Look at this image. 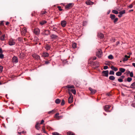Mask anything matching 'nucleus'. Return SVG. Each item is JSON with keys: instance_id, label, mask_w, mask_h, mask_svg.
<instances>
[{"instance_id": "nucleus-27", "label": "nucleus", "mask_w": 135, "mask_h": 135, "mask_svg": "<svg viewBox=\"0 0 135 135\" xmlns=\"http://www.w3.org/2000/svg\"><path fill=\"white\" fill-rule=\"evenodd\" d=\"M61 100L59 99H56L55 101V102L57 104H59L60 103Z\"/></svg>"}, {"instance_id": "nucleus-15", "label": "nucleus", "mask_w": 135, "mask_h": 135, "mask_svg": "<svg viewBox=\"0 0 135 135\" xmlns=\"http://www.w3.org/2000/svg\"><path fill=\"white\" fill-rule=\"evenodd\" d=\"M110 68L113 70L115 71H117L118 70V69L117 68L114 67L113 66H112L110 67Z\"/></svg>"}, {"instance_id": "nucleus-39", "label": "nucleus", "mask_w": 135, "mask_h": 135, "mask_svg": "<svg viewBox=\"0 0 135 135\" xmlns=\"http://www.w3.org/2000/svg\"><path fill=\"white\" fill-rule=\"evenodd\" d=\"M65 101L64 99H62L61 103V105H63L65 104Z\"/></svg>"}, {"instance_id": "nucleus-6", "label": "nucleus", "mask_w": 135, "mask_h": 135, "mask_svg": "<svg viewBox=\"0 0 135 135\" xmlns=\"http://www.w3.org/2000/svg\"><path fill=\"white\" fill-rule=\"evenodd\" d=\"M110 107V106L108 105H106L104 107V109L106 112H109L110 111L109 110V109Z\"/></svg>"}, {"instance_id": "nucleus-29", "label": "nucleus", "mask_w": 135, "mask_h": 135, "mask_svg": "<svg viewBox=\"0 0 135 135\" xmlns=\"http://www.w3.org/2000/svg\"><path fill=\"white\" fill-rule=\"evenodd\" d=\"M71 91L74 95H75V94H76V91L75 90V89H71Z\"/></svg>"}, {"instance_id": "nucleus-33", "label": "nucleus", "mask_w": 135, "mask_h": 135, "mask_svg": "<svg viewBox=\"0 0 135 135\" xmlns=\"http://www.w3.org/2000/svg\"><path fill=\"white\" fill-rule=\"evenodd\" d=\"M125 12V10H123L122 11H121L119 12V13L120 14L122 15Z\"/></svg>"}, {"instance_id": "nucleus-40", "label": "nucleus", "mask_w": 135, "mask_h": 135, "mask_svg": "<svg viewBox=\"0 0 135 135\" xmlns=\"http://www.w3.org/2000/svg\"><path fill=\"white\" fill-rule=\"evenodd\" d=\"M68 135H74V134L71 132H68Z\"/></svg>"}, {"instance_id": "nucleus-45", "label": "nucleus", "mask_w": 135, "mask_h": 135, "mask_svg": "<svg viewBox=\"0 0 135 135\" xmlns=\"http://www.w3.org/2000/svg\"><path fill=\"white\" fill-rule=\"evenodd\" d=\"M91 59L92 60H95L97 58L96 57L94 56V57H91Z\"/></svg>"}, {"instance_id": "nucleus-28", "label": "nucleus", "mask_w": 135, "mask_h": 135, "mask_svg": "<svg viewBox=\"0 0 135 135\" xmlns=\"http://www.w3.org/2000/svg\"><path fill=\"white\" fill-rule=\"evenodd\" d=\"M5 37V35H4L0 37V39L2 41L4 40Z\"/></svg>"}, {"instance_id": "nucleus-5", "label": "nucleus", "mask_w": 135, "mask_h": 135, "mask_svg": "<svg viewBox=\"0 0 135 135\" xmlns=\"http://www.w3.org/2000/svg\"><path fill=\"white\" fill-rule=\"evenodd\" d=\"M18 60L17 57L14 56L12 58V62L17 63L18 62Z\"/></svg>"}, {"instance_id": "nucleus-51", "label": "nucleus", "mask_w": 135, "mask_h": 135, "mask_svg": "<svg viewBox=\"0 0 135 135\" xmlns=\"http://www.w3.org/2000/svg\"><path fill=\"white\" fill-rule=\"evenodd\" d=\"M54 111V110H52L51 111H50L48 112V113L49 114H50L52 113V112Z\"/></svg>"}, {"instance_id": "nucleus-37", "label": "nucleus", "mask_w": 135, "mask_h": 135, "mask_svg": "<svg viewBox=\"0 0 135 135\" xmlns=\"http://www.w3.org/2000/svg\"><path fill=\"white\" fill-rule=\"evenodd\" d=\"M114 72L112 71V70H111L109 72V74L110 75H114Z\"/></svg>"}, {"instance_id": "nucleus-7", "label": "nucleus", "mask_w": 135, "mask_h": 135, "mask_svg": "<svg viewBox=\"0 0 135 135\" xmlns=\"http://www.w3.org/2000/svg\"><path fill=\"white\" fill-rule=\"evenodd\" d=\"M102 73L104 74L103 76L108 77L109 73V71L108 70L103 71L102 72Z\"/></svg>"}, {"instance_id": "nucleus-9", "label": "nucleus", "mask_w": 135, "mask_h": 135, "mask_svg": "<svg viewBox=\"0 0 135 135\" xmlns=\"http://www.w3.org/2000/svg\"><path fill=\"white\" fill-rule=\"evenodd\" d=\"M66 22L65 20L61 21V26L63 27H64L66 26Z\"/></svg>"}, {"instance_id": "nucleus-17", "label": "nucleus", "mask_w": 135, "mask_h": 135, "mask_svg": "<svg viewBox=\"0 0 135 135\" xmlns=\"http://www.w3.org/2000/svg\"><path fill=\"white\" fill-rule=\"evenodd\" d=\"M39 123L38 122H37L36 123V124L35 125V127L36 129L37 130H39V129L40 128V127H39Z\"/></svg>"}, {"instance_id": "nucleus-32", "label": "nucleus", "mask_w": 135, "mask_h": 135, "mask_svg": "<svg viewBox=\"0 0 135 135\" xmlns=\"http://www.w3.org/2000/svg\"><path fill=\"white\" fill-rule=\"evenodd\" d=\"M108 58L110 59H113V56L112 55H109L108 57Z\"/></svg>"}, {"instance_id": "nucleus-64", "label": "nucleus", "mask_w": 135, "mask_h": 135, "mask_svg": "<svg viewBox=\"0 0 135 135\" xmlns=\"http://www.w3.org/2000/svg\"><path fill=\"white\" fill-rule=\"evenodd\" d=\"M128 55H129V56H130V55L132 54V53L131 52H129L128 53Z\"/></svg>"}, {"instance_id": "nucleus-55", "label": "nucleus", "mask_w": 135, "mask_h": 135, "mask_svg": "<svg viewBox=\"0 0 135 135\" xmlns=\"http://www.w3.org/2000/svg\"><path fill=\"white\" fill-rule=\"evenodd\" d=\"M17 40L19 41H21L22 40V39L20 37H18Z\"/></svg>"}, {"instance_id": "nucleus-38", "label": "nucleus", "mask_w": 135, "mask_h": 135, "mask_svg": "<svg viewBox=\"0 0 135 135\" xmlns=\"http://www.w3.org/2000/svg\"><path fill=\"white\" fill-rule=\"evenodd\" d=\"M53 135H60V134L57 132H54L52 133Z\"/></svg>"}, {"instance_id": "nucleus-8", "label": "nucleus", "mask_w": 135, "mask_h": 135, "mask_svg": "<svg viewBox=\"0 0 135 135\" xmlns=\"http://www.w3.org/2000/svg\"><path fill=\"white\" fill-rule=\"evenodd\" d=\"M32 56L33 57L37 60L40 59V57L39 55L36 54H34L32 55Z\"/></svg>"}, {"instance_id": "nucleus-22", "label": "nucleus", "mask_w": 135, "mask_h": 135, "mask_svg": "<svg viewBox=\"0 0 135 135\" xmlns=\"http://www.w3.org/2000/svg\"><path fill=\"white\" fill-rule=\"evenodd\" d=\"M97 36L100 38H102L104 37V34H98Z\"/></svg>"}, {"instance_id": "nucleus-61", "label": "nucleus", "mask_w": 135, "mask_h": 135, "mask_svg": "<svg viewBox=\"0 0 135 135\" xmlns=\"http://www.w3.org/2000/svg\"><path fill=\"white\" fill-rule=\"evenodd\" d=\"M132 65L135 68V63H133L132 64Z\"/></svg>"}, {"instance_id": "nucleus-63", "label": "nucleus", "mask_w": 135, "mask_h": 135, "mask_svg": "<svg viewBox=\"0 0 135 135\" xmlns=\"http://www.w3.org/2000/svg\"><path fill=\"white\" fill-rule=\"evenodd\" d=\"M22 132H18V133L20 135V134H22Z\"/></svg>"}, {"instance_id": "nucleus-14", "label": "nucleus", "mask_w": 135, "mask_h": 135, "mask_svg": "<svg viewBox=\"0 0 135 135\" xmlns=\"http://www.w3.org/2000/svg\"><path fill=\"white\" fill-rule=\"evenodd\" d=\"M129 88L133 89H135V82L131 84Z\"/></svg>"}, {"instance_id": "nucleus-60", "label": "nucleus", "mask_w": 135, "mask_h": 135, "mask_svg": "<svg viewBox=\"0 0 135 135\" xmlns=\"http://www.w3.org/2000/svg\"><path fill=\"white\" fill-rule=\"evenodd\" d=\"M42 130H43V132L45 133H46V132L45 131V130L44 129H42Z\"/></svg>"}, {"instance_id": "nucleus-20", "label": "nucleus", "mask_w": 135, "mask_h": 135, "mask_svg": "<svg viewBox=\"0 0 135 135\" xmlns=\"http://www.w3.org/2000/svg\"><path fill=\"white\" fill-rule=\"evenodd\" d=\"M51 37V38L53 39H55L57 37V36L55 34H52Z\"/></svg>"}, {"instance_id": "nucleus-13", "label": "nucleus", "mask_w": 135, "mask_h": 135, "mask_svg": "<svg viewBox=\"0 0 135 135\" xmlns=\"http://www.w3.org/2000/svg\"><path fill=\"white\" fill-rule=\"evenodd\" d=\"M86 4L88 5H91L94 4V2H91L90 1H87L86 2Z\"/></svg>"}, {"instance_id": "nucleus-54", "label": "nucleus", "mask_w": 135, "mask_h": 135, "mask_svg": "<svg viewBox=\"0 0 135 135\" xmlns=\"http://www.w3.org/2000/svg\"><path fill=\"white\" fill-rule=\"evenodd\" d=\"M47 13V12H46V11H43L42 13V14H45L46 13Z\"/></svg>"}, {"instance_id": "nucleus-26", "label": "nucleus", "mask_w": 135, "mask_h": 135, "mask_svg": "<svg viewBox=\"0 0 135 135\" xmlns=\"http://www.w3.org/2000/svg\"><path fill=\"white\" fill-rule=\"evenodd\" d=\"M116 75L117 76H120L122 75V73L120 71H118L116 73Z\"/></svg>"}, {"instance_id": "nucleus-50", "label": "nucleus", "mask_w": 135, "mask_h": 135, "mask_svg": "<svg viewBox=\"0 0 135 135\" xmlns=\"http://www.w3.org/2000/svg\"><path fill=\"white\" fill-rule=\"evenodd\" d=\"M133 7V4H131L129 6V7L130 8H131Z\"/></svg>"}, {"instance_id": "nucleus-16", "label": "nucleus", "mask_w": 135, "mask_h": 135, "mask_svg": "<svg viewBox=\"0 0 135 135\" xmlns=\"http://www.w3.org/2000/svg\"><path fill=\"white\" fill-rule=\"evenodd\" d=\"M47 23V21L45 20H42L40 22V23L41 25H43Z\"/></svg>"}, {"instance_id": "nucleus-41", "label": "nucleus", "mask_w": 135, "mask_h": 135, "mask_svg": "<svg viewBox=\"0 0 135 135\" xmlns=\"http://www.w3.org/2000/svg\"><path fill=\"white\" fill-rule=\"evenodd\" d=\"M4 23H3V21H1L0 22V26H3Z\"/></svg>"}, {"instance_id": "nucleus-11", "label": "nucleus", "mask_w": 135, "mask_h": 135, "mask_svg": "<svg viewBox=\"0 0 135 135\" xmlns=\"http://www.w3.org/2000/svg\"><path fill=\"white\" fill-rule=\"evenodd\" d=\"M33 31L35 34H38L39 33L40 31L38 28H35L34 29Z\"/></svg>"}, {"instance_id": "nucleus-43", "label": "nucleus", "mask_w": 135, "mask_h": 135, "mask_svg": "<svg viewBox=\"0 0 135 135\" xmlns=\"http://www.w3.org/2000/svg\"><path fill=\"white\" fill-rule=\"evenodd\" d=\"M4 55L2 54H0V58L1 59H2L4 57Z\"/></svg>"}, {"instance_id": "nucleus-35", "label": "nucleus", "mask_w": 135, "mask_h": 135, "mask_svg": "<svg viewBox=\"0 0 135 135\" xmlns=\"http://www.w3.org/2000/svg\"><path fill=\"white\" fill-rule=\"evenodd\" d=\"M94 64L96 65L97 67H98L99 66V63L97 62H94Z\"/></svg>"}, {"instance_id": "nucleus-1", "label": "nucleus", "mask_w": 135, "mask_h": 135, "mask_svg": "<svg viewBox=\"0 0 135 135\" xmlns=\"http://www.w3.org/2000/svg\"><path fill=\"white\" fill-rule=\"evenodd\" d=\"M70 97L68 98V103H72L73 101V97L72 94L70 92H69Z\"/></svg>"}, {"instance_id": "nucleus-62", "label": "nucleus", "mask_w": 135, "mask_h": 135, "mask_svg": "<svg viewBox=\"0 0 135 135\" xmlns=\"http://www.w3.org/2000/svg\"><path fill=\"white\" fill-rule=\"evenodd\" d=\"M9 24V22H7L6 23V25H8Z\"/></svg>"}, {"instance_id": "nucleus-36", "label": "nucleus", "mask_w": 135, "mask_h": 135, "mask_svg": "<svg viewBox=\"0 0 135 135\" xmlns=\"http://www.w3.org/2000/svg\"><path fill=\"white\" fill-rule=\"evenodd\" d=\"M129 72L130 73L129 75L130 77H133V74L132 72H130V71H129Z\"/></svg>"}, {"instance_id": "nucleus-56", "label": "nucleus", "mask_w": 135, "mask_h": 135, "mask_svg": "<svg viewBox=\"0 0 135 135\" xmlns=\"http://www.w3.org/2000/svg\"><path fill=\"white\" fill-rule=\"evenodd\" d=\"M128 59H127V58H126L125 57L123 59V61H127V60Z\"/></svg>"}, {"instance_id": "nucleus-57", "label": "nucleus", "mask_w": 135, "mask_h": 135, "mask_svg": "<svg viewBox=\"0 0 135 135\" xmlns=\"http://www.w3.org/2000/svg\"><path fill=\"white\" fill-rule=\"evenodd\" d=\"M3 52L2 50V49L1 48H0V54H2Z\"/></svg>"}, {"instance_id": "nucleus-48", "label": "nucleus", "mask_w": 135, "mask_h": 135, "mask_svg": "<svg viewBox=\"0 0 135 135\" xmlns=\"http://www.w3.org/2000/svg\"><path fill=\"white\" fill-rule=\"evenodd\" d=\"M23 30H24V31H23V33H24V34H25V33H26L27 32V30L25 28H24Z\"/></svg>"}, {"instance_id": "nucleus-44", "label": "nucleus", "mask_w": 135, "mask_h": 135, "mask_svg": "<svg viewBox=\"0 0 135 135\" xmlns=\"http://www.w3.org/2000/svg\"><path fill=\"white\" fill-rule=\"evenodd\" d=\"M3 67L2 66H0V73H1L3 71Z\"/></svg>"}, {"instance_id": "nucleus-23", "label": "nucleus", "mask_w": 135, "mask_h": 135, "mask_svg": "<svg viewBox=\"0 0 135 135\" xmlns=\"http://www.w3.org/2000/svg\"><path fill=\"white\" fill-rule=\"evenodd\" d=\"M109 78L111 80H113L115 79V78L114 76L112 75L109 77Z\"/></svg>"}, {"instance_id": "nucleus-58", "label": "nucleus", "mask_w": 135, "mask_h": 135, "mask_svg": "<svg viewBox=\"0 0 135 135\" xmlns=\"http://www.w3.org/2000/svg\"><path fill=\"white\" fill-rule=\"evenodd\" d=\"M124 75H122V76H121V78H122L121 79H123V78H124Z\"/></svg>"}, {"instance_id": "nucleus-12", "label": "nucleus", "mask_w": 135, "mask_h": 135, "mask_svg": "<svg viewBox=\"0 0 135 135\" xmlns=\"http://www.w3.org/2000/svg\"><path fill=\"white\" fill-rule=\"evenodd\" d=\"M49 54L48 53L44 52L42 54V56L44 57H47L49 56Z\"/></svg>"}, {"instance_id": "nucleus-42", "label": "nucleus", "mask_w": 135, "mask_h": 135, "mask_svg": "<svg viewBox=\"0 0 135 135\" xmlns=\"http://www.w3.org/2000/svg\"><path fill=\"white\" fill-rule=\"evenodd\" d=\"M118 81L120 82H123V79L121 78H119L118 79Z\"/></svg>"}, {"instance_id": "nucleus-52", "label": "nucleus", "mask_w": 135, "mask_h": 135, "mask_svg": "<svg viewBox=\"0 0 135 135\" xmlns=\"http://www.w3.org/2000/svg\"><path fill=\"white\" fill-rule=\"evenodd\" d=\"M49 63L50 62H49V61H45V64H49Z\"/></svg>"}, {"instance_id": "nucleus-19", "label": "nucleus", "mask_w": 135, "mask_h": 135, "mask_svg": "<svg viewBox=\"0 0 135 135\" xmlns=\"http://www.w3.org/2000/svg\"><path fill=\"white\" fill-rule=\"evenodd\" d=\"M119 70L122 73L126 71V69L123 68H120L119 69Z\"/></svg>"}, {"instance_id": "nucleus-18", "label": "nucleus", "mask_w": 135, "mask_h": 135, "mask_svg": "<svg viewBox=\"0 0 135 135\" xmlns=\"http://www.w3.org/2000/svg\"><path fill=\"white\" fill-rule=\"evenodd\" d=\"M51 48L50 46L48 44H46L45 45V49L47 50H48L50 49Z\"/></svg>"}, {"instance_id": "nucleus-3", "label": "nucleus", "mask_w": 135, "mask_h": 135, "mask_svg": "<svg viewBox=\"0 0 135 135\" xmlns=\"http://www.w3.org/2000/svg\"><path fill=\"white\" fill-rule=\"evenodd\" d=\"M73 4L72 3H69L66 5L65 8L66 9L68 10L71 9L73 6Z\"/></svg>"}, {"instance_id": "nucleus-21", "label": "nucleus", "mask_w": 135, "mask_h": 135, "mask_svg": "<svg viewBox=\"0 0 135 135\" xmlns=\"http://www.w3.org/2000/svg\"><path fill=\"white\" fill-rule=\"evenodd\" d=\"M66 87L69 88H74V87L73 85H67L66 86Z\"/></svg>"}, {"instance_id": "nucleus-31", "label": "nucleus", "mask_w": 135, "mask_h": 135, "mask_svg": "<svg viewBox=\"0 0 135 135\" xmlns=\"http://www.w3.org/2000/svg\"><path fill=\"white\" fill-rule=\"evenodd\" d=\"M132 80V79L130 77H128L127 79V81L128 82H130Z\"/></svg>"}, {"instance_id": "nucleus-4", "label": "nucleus", "mask_w": 135, "mask_h": 135, "mask_svg": "<svg viewBox=\"0 0 135 135\" xmlns=\"http://www.w3.org/2000/svg\"><path fill=\"white\" fill-rule=\"evenodd\" d=\"M8 43L9 45L11 46L14 45L15 44V40L12 38H11L9 39Z\"/></svg>"}, {"instance_id": "nucleus-59", "label": "nucleus", "mask_w": 135, "mask_h": 135, "mask_svg": "<svg viewBox=\"0 0 135 135\" xmlns=\"http://www.w3.org/2000/svg\"><path fill=\"white\" fill-rule=\"evenodd\" d=\"M122 16V15L120 14L119 15H118V16L119 18H120Z\"/></svg>"}, {"instance_id": "nucleus-53", "label": "nucleus", "mask_w": 135, "mask_h": 135, "mask_svg": "<svg viewBox=\"0 0 135 135\" xmlns=\"http://www.w3.org/2000/svg\"><path fill=\"white\" fill-rule=\"evenodd\" d=\"M44 122V120H42L40 124H42Z\"/></svg>"}, {"instance_id": "nucleus-49", "label": "nucleus", "mask_w": 135, "mask_h": 135, "mask_svg": "<svg viewBox=\"0 0 135 135\" xmlns=\"http://www.w3.org/2000/svg\"><path fill=\"white\" fill-rule=\"evenodd\" d=\"M108 66H105L104 67L103 69L104 70H106L108 69Z\"/></svg>"}, {"instance_id": "nucleus-46", "label": "nucleus", "mask_w": 135, "mask_h": 135, "mask_svg": "<svg viewBox=\"0 0 135 135\" xmlns=\"http://www.w3.org/2000/svg\"><path fill=\"white\" fill-rule=\"evenodd\" d=\"M57 8H58L59 10L60 11H61L62 10V9L61 8V7L60 6L57 7Z\"/></svg>"}, {"instance_id": "nucleus-10", "label": "nucleus", "mask_w": 135, "mask_h": 135, "mask_svg": "<svg viewBox=\"0 0 135 135\" xmlns=\"http://www.w3.org/2000/svg\"><path fill=\"white\" fill-rule=\"evenodd\" d=\"M89 89L90 91L91 94H95L97 91L95 89H93L91 88H89Z\"/></svg>"}, {"instance_id": "nucleus-34", "label": "nucleus", "mask_w": 135, "mask_h": 135, "mask_svg": "<svg viewBox=\"0 0 135 135\" xmlns=\"http://www.w3.org/2000/svg\"><path fill=\"white\" fill-rule=\"evenodd\" d=\"M72 47L74 48H75L76 47V44L75 43H74L72 44Z\"/></svg>"}, {"instance_id": "nucleus-47", "label": "nucleus", "mask_w": 135, "mask_h": 135, "mask_svg": "<svg viewBox=\"0 0 135 135\" xmlns=\"http://www.w3.org/2000/svg\"><path fill=\"white\" fill-rule=\"evenodd\" d=\"M118 20V18H116L114 20V23H115Z\"/></svg>"}, {"instance_id": "nucleus-30", "label": "nucleus", "mask_w": 135, "mask_h": 135, "mask_svg": "<svg viewBox=\"0 0 135 135\" xmlns=\"http://www.w3.org/2000/svg\"><path fill=\"white\" fill-rule=\"evenodd\" d=\"M112 12L113 13L116 14H118L119 13L118 11L114 10H113L112 11Z\"/></svg>"}, {"instance_id": "nucleus-2", "label": "nucleus", "mask_w": 135, "mask_h": 135, "mask_svg": "<svg viewBox=\"0 0 135 135\" xmlns=\"http://www.w3.org/2000/svg\"><path fill=\"white\" fill-rule=\"evenodd\" d=\"M96 55L99 58H100L102 55V50L100 49L98 50L96 52Z\"/></svg>"}, {"instance_id": "nucleus-25", "label": "nucleus", "mask_w": 135, "mask_h": 135, "mask_svg": "<svg viewBox=\"0 0 135 135\" xmlns=\"http://www.w3.org/2000/svg\"><path fill=\"white\" fill-rule=\"evenodd\" d=\"M59 114V113H56L55 116V118H60V116H58Z\"/></svg>"}, {"instance_id": "nucleus-24", "label": "nucleus", "mask_w": 135, "mask_h": 135, "mask_svg": "<svg viewBox=\"0 0 135 135\" xmlns=\"http://www.w3.org/2000/svg\"><path fill=\"white\" fill-rule=\"evenodd\" d=\"M115 16L114 15L110 14V18H111L112 20H113L115 18Z\"/></svg>"}]
</instances>
